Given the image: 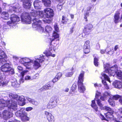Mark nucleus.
I'll return each mask as SVG.
<instances>
[{
	"label": "nucleus",
	"mask_w": 122,
	"mask_h": 122,
	"mask_svg": "<svg viewBox=\"0 0 122 122\" xmlns=\"http://www.w3.org/2000/svg\"><path fill=\"white\" fill-rule=\"evenodd\" d=\"M27 116V113L24 111L20 117L21 120L23 121H29L30 118Z\"/></svg>",
	"instance_id": "20"
},
{
	"label": "nucleus",
	"mask_w": 122,
	"mask_h": 122,
	"mask_svg": "<svg viewBox=\"0 0 122 122\" xmlns=\"http://www.w3.org/2000/svg\"><path fill=\"white\" fill-rule=\"evenodd\" d=\"M51 86L50 85V83L49 82L46 84L45 85L40 89L39 90L41 91L46 90H47L50 89Z\"/></svg>",
	"instance_id": "21"
},
{
	"label": "nucleus",
	"mask_w": 122,
	"mask_h": 122,
	"mask_svg": "<svg viewBox=\"0 0 122 122\" xmlns=\"http://www.w3.org/2000/svg\"><path fill=\"white\" fill-rule=\"evenodd\" d=\"M40 1L38 0H37L34 1V5L36 9L39 8V7L40 6Z\"/></svg>",
	"instance_id": "27"
},
{
	"label": "nucleus",
	"mask_w": 122,
	"mask_h": 122,
	"mask_svg": "<svg viewBox=\"0 0 122 122\" xmlns=\"http://www.w3.org/2000/svg\"><path fill=\"white\" fill-rule=\"evenodd\" d=\"M84 48V53L85 54H87L90 51V48Z\"/></svg>",
	"instance_id": "45"
},
{
	"label": "nucleus",
	"mask_w": 122,
	"mask_h": 122,
	"mask_svg": "<svg viewBox=\"0 0 122 122\" xmlns=\"http://www.w3.org/2000/svg\"><path fill=\"white\" fill-rule=\"evenodd\" d=\"M94 86H95V87H98V86H101V84H98L97 83H96L95 84H94Z\"/></svg>",
	"instance_id": "61"
},
{
	"label": "nucleus",
	"mask_w": 122,
	"mask_h": 122,
	"mask_svg": "<svg viewBox=\"0 0 122 122\" xmlns=\"http://www.w3.org/2000/svg\"><path fill=\"white\" fill-rule=\"evenodd\" d=\"M103 95L104 97H106V98L107 97H110L108 102L109 104L112 106H114L115 105L114 100H117L118 98L119 97V95L113 96L111 95L110 93L107 92H105Z\"/></svg>",
	"instance_id": "7"
},
{
	"label": "nucleus",
	"mask_w": 122,
	"mask_h": 122,
	"mask_svg": "<svg viewBox=\"0 0 122 122\" xmlns=\"http://www.w3.org/2000/svg\"><path fill=\"white\" fill-rule=\"evenodd\" d=\"M45 113L47 119L49 122H54L55 121L54 117L51 113L47 111H45Z\"/></svg>",
	"instance_id": "16"
},
{
	"label": "nucleus",
	"mask_w": 122,
	"mask_h": 122,
	"mask_svg": "<svg viewBox=\"0 0 122 122\" xmlns=\"http://www.w3.org/2000/svg\"><path fill=\"white\" fill-rule=\"evenodd\" d=\"M23 2L24 7L27 9H29L30 7L31 4L30 0H21Z\"/></svg>",
	"instance_id": "19"
},
{
	"label": "nucleus",
	"mask_w": 122,
	"mask_h": 122,
	"mask_svg": "<svg viewBox=\"0 0 122 122\" xmlns=\"http://www.w3.org/2000/svg\"><path fill=\"white\" fill-rule=\"evenodd\" d=\"M84 72H82L80 74L78 77V90L80 92L83 93L85 90V88L83 85Z\"/></svg>",
	"instance_id": "8"
},
{
	"label": "nucleus",
	"mask_w": 122,
	"mask_h": 122,
	"mask_svg": "<svg viewBox=\"0 0 122 122\" xmlns=\"http://www.w3.org/2000/svg\"><path fill=\"white\" fill-rule=\"evenodd\" d=\"M67 20V18L66 17L64 16H62V22L64 24L66 23Z\"/></svg>",
	"instance_id": "43"
},
{
	"label": "nucleus",
	"mask_w": 122,
	"mask_h": 122,
	"mask_svg": "<svg viewBox=\"0 0 122 122\" xmlns=\"http://www.w3.org/2000/svg\"><path fill=\"white\" fill-rule=\"evenodd\" d=\"M24 80L23 79V77L20 76V79L19 81L20 84L23 83L24 82Z\"/></svg>",
	"instance_id": "51"
},
{
	"label": "nucleus",
	"mask_w": 122,
	"mask_h": 122,
	"mask_svg": "<svg viewBox=\"0 0 122 122\" xmlns=\"http://www.w3.org/2000/svg\"><path fill=\"white\" fill-rule=\"evenodd\" d=\"M44 2L45 5L47 7H50L51 5V1L50 0H42Z\"/></svg>",
	"instance_id": "29"
},
{
	"label": "nucleus",
	"mask_w": 122,
	"mask_h": 122,
	"mask_svg": "<svg viewBox=\"0 0 122 122\" xmlns=\"http://www.w3.org/2000/svg\"><path fill=\"white\" fill-rule=\"evenodd\" d=\"M25 80H33V78L32 77H31L29 75H27L25 76Z\"/></svg>",
	"instance_id": "42"
},
{
	"label": "nucleus",
	"mask_w": 122,
	"mask_h": 122,
	"mask_svg": "<svg viewBox=\"0 0 122 122\" xmlns=\"http://www.w3.org/2000/svg\"><path fill=\"white\" fill-rule=\"evenodd\" d=\"M43 21L45 23H50L51 22V19H49L44 20H43Z\"/></svg>",
	"instance_id": "49"
},
{
	"label": "nucleus",
	"mask_w": 122,
	"mask_h": 122,
	"mask_svg": "<svg viewBox=\"0 0 122 122\" xmlns=\"http://www.w3.org/2000/svg\"><path fill=\"white\" fill-rule=\"evenodd\" d=\"M71 72H68L66 73L65 74V76L67 77H70L73 74V71L74 70L73 68L72 67L71 69Z\"/></svg>",
	"instance_id": "35"
},
{
	"label": "nucleus",
	"mask_w": 122,
	"mask_h": 122,
	"mask_svg": "<svg viewBox=\"0 0 122 122\" xmlns=\"http://www.w3.org/2000/svg\"><path fill=\"white\" fill-rule=\"evenodd\" d=\"M10 26H12H12L9 25L8 24L7 22V24L4 25L3 27V29L5 31L9 28Z\"/></svg>",
	"instance_id": "37"
},
{
	"label": "nucleus",
	"mask_w": 122,
	"mask_h": 122,
	"mask_svg": "<svg viewBox=\"0 0 122 122\" xmlns=\"http://www.w3.org/2000/svg\"><path fill=\"white\" fill-rule=\"evenodd\" d=\"M59 34L57 33V32L55 31H54L52 34V38L50 39V40L51 41V42L53 41L54 39L58 38L59 37Z\"/></svg>",
	"instance_id": "26"
},
{
	"label": "nucleus",
	"mask_w": 122,
	"mask_h": 122,
	"mask_svg": "<svg viewBox=\"0 0 122 122\" xmlns=\"http://www.w3.org/2000/svg\"><path fill=\"white\" fill-rule=\"evenodd\" d=\"M73 32V28L72 27L71 28L70 30V34L72 33Z\"/></svg>",
	"instance_id": "64"
},
{
	"label": "nucleus",
	"mask_w": 122,
	"mask_h": 122,
	"mask_svg": "<svg viewBox=\"0 0 122 122\" xmlns=\"http://www.w3.org/2000/svg\"><path fill=\"white\" fill-rule=\"evenodd\" d=\"M90 41H86L84 44V48H90Z\"/></svg>",
	"instance_id": "36"
},
{
	"label": "nucleus",
	"mask_w": 122,
	"mask_h": 122,
	"mask_svg": "<svg viewBox=\"0 0 122 122\" xmlns=\"http://www.w3.org/2000/svg\"><path fill=\"white\" fill-rule=\"evenodd\" d=\"M118 71L117 66V65H115L110 67L109 70L107 69L106 70V72L108 73L109 75L114 76Z\"/></svg>",
	"instance_id": "14"
},
{
	"label": "nucleus",
	"mask_w": 122,
	"mask_h": 122,
	"mask_svg": "<svg viewBox=\"0 0 122 122\" xmlns=\"http://www.w3.org/2000/svg\"><path fill=\"white\" fill-rule=\"evenodd\" d=\"M39 75L38 74H36L35 75L33 76L32 78H33V80L34 79H36L39 76Z\"/></svg>",
	"instance_id": "55"
},
{
	"label": "nucleus",
	"mask_w": 122,
	"mask_h": 122,
	"mask_svg": "<svg viewBox=\"0 0 122 122\" xmlns=\"http://www.w3.org/2000/svg\"><path fill=\"white\" fill-rule=\"evenodd\" d=\"M10 97L12 99L5 102L3 99H0V110L5 107H8V111L4 110L2 112V117L5 120H7L12 117V112L17 109V104L20 106L25 104L24 96H20L12 93L9 94Z\"/></svg>",
	"instance_id": "1"
},
{
	"label": "nucleus",
	"mask_w": 122,
	"mask_h": 122,
	"mask_svg": "<svg viewBox=\"0 0 122 122\" xmlns=\"http://www.w3.org/2000/svg\"><path fill=\"white\" fill-rule=\"evenodd\" d=\"M98 59L96 57L94 58V64L96 66H97L98 65Z\"/></svg>",
	"instance_id": "41"
},
{
	"label": "nucleus",
	"mask_w": 122,
	"mask_h": 122,
	"mask_svg": "<svg viewBox=\"0 0 122 122\" xmlns=\"http://www.w3.org/2000/svg\"><path fill=\"white\" fill-rule=\"evenodd\" d=\"M27 100L30 102L32 103V102L34 100L28 97H27L26 98Z\"/></svg>",
	"instance_id": "53"
},
{
	"label": "nucleus",
	"mask_w": 122,
	"mask_h": 122,
	"mask_svg": "<svg viewBox=\"0 0 122 122\" xmlns=\"http://www.w3.org/2000/svg\"><path fill=\"white\" fill-rule=\"evenodd\" d=\"M91 105L92 107L96 111H98V107L95 103V100H93L92 101V103Z\"/></svg>",
	"instance_id": "32"
},
{
	"label": "nucleus",
	"mask_w": 122,
	"mask_h": 122,
	"mask_svg": "<svg viewBox=\"0 0 122 122\" xmlns=\"http://www.w3.org/2000/svg\"><path fill=\"white\" fill-rule=\"evenodd\" d=\"M101 94V93L97 91L96 92L95 100L97 101V103L98 106L100 107L103 106L102 104L101 103V101L99 99V97Z\"/></svg>",
	"instance_id": "17"
},
{
	"label": "nucleus",
	"mask_w": 122,
	"mask_h": 122,
	"mask_svg": "<svg viewBox=\"0 0 122 122\" xmlns=\"http://www.w3.org/2000/svg\"><path fill=\"white\" fill-rule=\"evenodd\" d=\"M3 78L1 76L0 77V86L2 84V85L3 86L6 85H7V82H2V81H3Z\"/></svg>",
	"instance_id": "38"
},
{
	"label": "nucleus",
	"mask_w": 122,
	"mask_h": 122,
	"mask_svg": "<svg viewBox=\"0 0 122 122\" xmlns=\"http://www.w3.org/2000/svg\"><path fill=\"white\" fill-rule=\"evenodd\" d=\"M118 48V45H116L114 48V49L115 51H116Z\"/></svg>",
	"instance_id": "63"
},
{
	"label": "nucleus",
	"mask_w": 122,
	"mask_h": 122,
	"mask_svg": "<svg viewBox=\"0 0 122 122\" xmlns=\"http://www.w3.org/2000/svg\"><path fill=\"white\" fill-rule=\"evenodd\" d=\"M59 80V79H58V78L55 76L53 79L52 81L53 83H55L57 82Z\"/></svg>",
	"instance_id": "50"
},
{
	"label": "nucleus",
	"mask_w": 122,
	"mask_h": 122,
	"mask_svg": "<svg viewBox=\"0 0 122 122\" xmlns=\"http://www.w3.org/2000/svg\"><path fill=\"white\" fill-rule=\"evenodd\" d=\"M19 62L25 66L26 68L30 69L33 63H34V60H31L28 58L24 57L21 59Z\"/></svg>",
	"instance_id": "6"
},
{
	"label": "nucleus",
	"mask_w": 122,
	"mask_h": 122,
	"mask_svg": "<svg viewBox=\"0 0 122 122\" xmlns=\"http://www.w3.org/2000/svg\"><path fill=\"white\" fill-rule=\"evenodd\" d=\"M21 20L26 24H30L31 22V18L29 13L25 12L23 13L21 16Z\"/></svg>",
	"instance_id": "11"
},
{
	"label": "nucleus",
	"mask_w": 122,
	"mask_h": 122,
	"mask_svg": "<svg viewBox=\"0 0 122 122\" xmlns=\"http://www.w3.org/2000/svg\"><path fill=\"white\" fill-rule=\"evenodd\" d=\"M119 113L114 114V119L113 120H115L117 122H122V108L119 109Z\"/></svg>",
	"instance_id": "15"
},
{
	"label": "nucleus",
	"mask_w": 122,
	"mask_h": 122,
	"mask_svg": "<svg viewBox=\"0 0 122 122\" xmlns=\"http://www.w3.org/2000/svg\"><path fill=\"white\" fill-rule=\"evenodd\" d=\"M33 108L31 107H28L26 108V110L27 111H29L32 110Z\"/></svg>",
	"instance_id": "54"
},
{
	"label": "nucleus",
	"mask_w": 122,
	"mask_h": 122,
	"mask_svg": "<svg viewBox=\"0 0 122 122\" xmlns=\"http://www.w3.org/2000/svg\"><path fill=\"white\" fill-rule=\"evenodd\" d=\"M103 109L108 111L107 113L105 114L106 117L107 119L113 120L114 119V114L115 112L110 107L107 106H105L103 107Z\"/></svg>",
	"instance_id": "9"
},
{
	"label": "nucleus",
	"mask_w": 122,
	"mask_h": 122,
	"mask_svg": "<svg viewBox=\"0 0 122 122\" xmlns=\"http://www.w3.org/2000/svg\"><path fill=\"white\" fill-rule=\"evenodd\" d=\"M85 27L91 30L93 27V25L92 24H89L87 25Z\"/></svg>",
	"instance_id": "47"
},
{
	"label": "nucleus",
	"mask_w": 122,
	"mask_h": 122,
	"mask_svg": "<svg viewBox=\"0 0 122 122\" xmlns=\"http://www.w3.org/2000/svg\"><path fill=\"white\" fill-rule=\"evenodd\" d=\"M54 28L55 29V31L56 32H58L59 31V28H58L56 24H55L54 25Z\"/></svg>",
	"instance_id": "44"
},
{
	"label": "nucleus",
	"mask_w": 122,
	"mask_h": 122,
	"mask_svg": "<svg viewBox=\"0 0 122 122\" xmlns=\"http://www.w3.org/2000/svg\"><path fill=\"white\" fill-rule=\"evenodd\" d=\"M52 29L51 27L47 25L45 27L44 32L49 33L52 31Z\"/></svg>",
	"instance_id": "31"
},
{
	"label": "nucleus",
	"mask_w": 122,
	"mask_h": 122,
	"mask_svg": "<svg viewBox=\"0 0 122 122\" xmlns=\"http://www.w3.org/2000/svg\"><path fill=\"white\" fill-rule=\"evenodd\" d=\"M62 75V74L61 72H59L58 73L56 76L59 79H60Z\"/></svg>",
	"instance_id": "46"
},
{
	"label": "nucleus",
	"mask_w": 122,
	"mask_h": 122,
	"mask_svg": "<svg viewBox=\"0 0 122 122\" xmlns=\"http://www.w3.org/2000/svg\"><path fill=\"white\" fill-rule=\"evenodd\" d=\"M117 78L122 80V72L120 70H118L116 73Z\"/></svg>",
	"instance_id": "33"
},
{
	"label": "nucleus",
	"mask_w": 122,
	"mask_h": 122,
	"mask_svg": "<svg viewBox=\"0 0 122 122\" xmlns=\"http://www.w3.org/2000/svg\"><path fill=\"white\" fill-rule=\"evenodd\" d=\"M28 72V71L26 70H24L21 71L20 73V76L24 77V75H25Z\"/></svg>",
	"instance_id": "39"
},
{
	"label": "nucleus",
	"mask_w": 122,
	"mask_h": 122,
	"mask_svg": "<svg viewBox=\"0 0 122 122\" xmlns=\"http://www.w3.org/2000/svg\"><path fill=\"white\" fill-rule=\"evenodd\" d=\"M119 96V97L118 98V99L119 98H120L119 102L120 103L122 104V96Z\"/></svg>",
	"instance_id": "60"
},
{
	"label": "nucleus",
	"mask_w": 122,
	"mask_h": 122,
	"mask_svg": "<svg viewBox=\"0 0 122 122\" xmlns=\"http://www.w3.org/2000/svg\"><path fill=\"white\" fill-rule=\"evenodd\" d=\"M106 97H104V96H101L100 97V99L101 100L103 101H104L106 99Z\"/></svg>",
	"instance_id": "58"
},
{
	"label": "nucleus",
	"mask_w": 122,
	"mask_h": 122,
	"mask_svg": "<svg viewBox=\"0 0 122 122\" xmlns=\"http://www.w3.org/2000/svg\"><path fill=\"white\" fill-rule=\"evenodd\" d=\"M76 86L75 85L73 84V85L72 87V89L73 92L75 91V90L76 89Z\"/></svg>",
	"instance_id": "57"
},
{
	"label": "nucleus",
	"mask_w": 122,
	"mask_h": 122,
	"mask_svg": "<svg viewBox=\"0 0 122 122\" xmlns=\"http://www.w3.org/2000/svg\"><path fill=\"white\" fill-rule=\"evenodd\" d=\"M62 7V4H59L57 6V8L58 11H60Z\"/></svg>",
	"instance_id": "48"
},
{
	"label": "nucleus",
	"mask_w": 122,
	"mask_h": 122,
	"mask_svg": "<svg viewBox=\"0 0 122 122\" xmlns=\"http://www.w3.org/2000/svg\"><path fill=\"white\" fill-rule=\"evenodd\" d=\"M6 61V56L4 51L2 50H0V61L3 63L2 62H5Z\"/></svg>",
	"instance_id": "18"
},
{
	"label": "nucleus",
	"mask_w": 122,
	"mask_h": 122,
	"mask_svg": "<svg viewBox=\"0 0 122 122\" xmlns=\"http://www.w3.org/2000/svg\"><path fill=\"white\" fill-rule=\"evenodd\" d=\"M13 58L14 59L16 60V61L18 60V57L15 56H13Z\"/></svg>",
	"instance_id": "62"
},
{
	"label": "nucleus",
	"mask_w": 122,
	"mask_h": 122,
	"mask_svg": "<svg viewBox=\"0 0 122 122\" xmlns=\"http://www.w3.org/2000/svg\"><path fill=\"white\" fill-rule=\"evenodd\" d=\"M33 23H32V27L33 28H35L38 31L41 33L44 32L43 28L40 25V23L41 21L37 19V18H35L33 19Z\"/></svg>",
	"instance_id": "5"
},
{
	"label": "nucleus",
	"mask_w": 122,
	"mask_h": 122,
	"mask_svg": "<svg viewBox=\"0 0 122 122\" xmlns=\"http://www.w3.org/2000/svg\"><path fill=\"white\" fill-rule=\"evenodd\" d=\"M100 117L101 118L102 120H104L107 121H108V120L106 118H105L104 117L102 114H100Z\"/></svg>",
	"instance_id": "59"
},
{
	"label": "nucleus",
	"mask_w": 122,
	"mask_h": 122,
	"mask_svg": "<svg viewBox=\"0 0 122 122\" xmlns=\"http://www.w3.org/2000/svg\"><path fill=\"white\" fill-rule=\"evenodd\" d=\"M57 105L56 97L53 96L47 105V107L49 109H52L56 107Z\"/></svg>",
	"instance_id": "12"
},
{
	"label": "nucleus",
	"mask_w": 122,
	"mask_h": 122,
	"mask_svg": "<svg viewBox=\"0 0 122 122\" xmlns=\"http://www.w3.org/2000/svg\"><path fill=\"white\" fill-rule=\"evenodd\" d=\"M56 49V48L53 47V46L50 45L48 49L43 53L46 56L41 55L39 56V58L36 57L35 59L34 60L33 66L34 68L36 69H37L40 67L41 65L40 63L43 61L46 58V56H51L53 57H54L55 56V55L54 53L55 52V50Z\"/></svg>",
	"instance_id": "2"
},
{
	"label": "nucleus",
	"mask_w": 122,
	"mask_h": 122,
	"mask_svg": "<svg viewBox=\"0 0 122 122\" xmlns=\"http://www.w3.org/2000/svg\"><path fill=\"white\" fill-rule=\"evenodd\" d=\"M24 111L23 109L21 108L19 111L16 112L15 114L16 116L21 117Z\"/></svg>",
	"instance_id": "28"
},
{
	"label": "nucleus",
	"mask_w": 122,
	"mask_h": 122,
	"mask_svg": "<svg viewBox=\"0 0 122 122\" xmlns=\"http://www.w3.org/2000/svg\"><path fill=\"white\" fill-rule=\"evenodd\" d=\"M12 85L14 87H18L19 86L20 84L17 83V80L15 79H14L13 81H11Z\"/></svg>",
	"instance_id": "30"
},
{
	"label": "nucleus",
	"mask_w": 122,
	"mask_h": 122,
	"mask_svg": "<svg viewBox=\"0 0 122 122\" xmlns=\"http://www.w3.org/2000/svg\"><path fill=\"white\" fill-rule=\"evenodd\" d=\"M31 16H38L42 18L44 16L47 18H50L53 16L54 15L53 10L50 8H47L44 10V13L43 11H39L38 10H32L30 13Z\"/></svg>",
	"instance_id": "3"
},
{
	"label": "nucleus",
	"mask_w": 122,
	"mask_h": 122,
	"mask_svg": "<svg viewBox=\"0 0 122 122\" xmlns=\"http://www.w3.org/2000/svg\"><path fill=\"white\" fill-rule=\"evenodd\" d=\"M91 31V30H90L85 27H84L83 30L84 33L86 35H88L89 34Z\"/></svg>",
	"instance_id": "34"
},
{
	"label": "nucleus",
	"mask_w": 122,
	"mask_h": 122,
	"mask_svg": "<svg viewBox=\"0 0 122 122\" xmlns=\"http://www.w3.org/2000/svg\"><path fill=\"white\" fill-rule=\"evenodd\" d=\"M120 14V12L118 11L116 12L114 16V21L116 23L119 22V15Z\"/></svg>",
	"instance_id": "24"
},
{
	"label": "nucleus",
	"mask_w": 122,
	"mask_h": 122,
	"mask_svg": "<svg viewBox=\"0 0 122 122\" xmlns=\"http://www.w3.org/2000/svg\"><path fill=\"white\" fill-rule=\"evenodd\" d=\"M10 21L8 22V24L10 26H12V27L15 28L16 25V23L20 20V18L18 16L13 14L11 15Z\"/></svg>",
	"instance_id": "10"
},
{
	"label": "nucleus",
	"mask_w": 122,
	"mask_h": 122,
	"mask_svg": "<svg viewBox=\"0 0 122 122\" xmlns=\"http://www.w3.org/2000/svg\"><path fill=\"white\" fill-rule=\"evenodd\" d=\"M32 103L35 105L37 106L38 105L39 102H38L35 101L34 100L32 102Z\"/></svg>",
	"instance_id": "52"
},
{
	"label": "nucleus",
	"mask_w": 122,
	"mask_h": 122,
	"mask_svg": "<svg viewBox=\"0 0 122 122\" xmlns=\"http://www.w3.org/2000/svg\"><path fill=\"white\" fill-rule=\"evenodd\" d=\"M9 14L7 12L4 11L1 14V17L4 20H7L8 19Z\"/></svg>",
	"instance_id": "25"
},
{
	"label": "nucleus",
	"mask_w": 122,
	"mask_h": 122,
	"mask_svg": "<svg viewBox=\"0 0 122 122\" xmlns=\"http://www.w3.org/2000/svg\"><path fill=\"white\" fill-rule=\"evenodd\" d=\"M113 85L116 88L119 89L122 88V82L116 81L113 83Z\"/></svg>",
	"instance_id": "23"
},
{
	"label": "nucleus",
	"mask_w": 122,
	"mask_h": 122,
	"mask_svg": "<svg viewBox=\"0 0 122 122\" xmlns=\"http://www.w3.org/2000/svg\"><path fill=\"white\" fill-rule=\"evenodd\" d=\"M0 68L1 71L6 73L7 75H11L14 73V69L8 63L4 64L1 66Z\"/></svg>",
	"instance_id": "4"
},
{
	"label": "nucleus",
	"mask_w": 122,
	"mask_h": 122,
	"mask_svg": "<svg viewBox=\"0 0 122 122\" xmlns=\"http://www.w3.org/2000/svg\"><path fill=\"white\" fill-rule=\"evenodd\" d=\"M101 75L102 76L101 77V79H102V81L103 84L104 85V87L105 88L107 89H109V87L107 84L106 81L105 80H106L110 82V78L106 74L104 73H102L101 74Z\"/></svg>",
	"instance_id": "13"
},
{
	"label": "nucleus",
	"mask_w": 122,
	"mask_h": 122,
	"mask_svg": "<svg viewBox=\"0 0 122 122\" xmlns=\"http://www.w3.org/2000/svg\"><path fill=\"white\" fill-rule=\"evenodd\" d=\"M20 7L19 6L18 4H17V5L16 7L15 6H10L9 7L10 9L8 11L9 12H12V11L14 12H16L18 11V10H19L20 8Z\"/></svg>",
	"instance_id": "22"
},
{
	"label": "nucleus",
	"mask_w": 122,
	"mask_h": 122,
	"mask_svg": "<svg viewBox=\"0 0 122 122\" xmlns=\"http://www.w3.org/2000/svg\"><path fill=\"white\" fill-rule=\"evenodd\" d=\"M17 69L18 70V71H22L23 70V68L21 66H18L17 67Z\"/></svg>",
	"instance_id": "56"
},
{
	"label": "nucleus",
	"mask_w": 122,
	"mask_h": 122,
	"mask_svg": "<svg viewBox=\"0 0 122 122\" xmlns=\"http://www.w3.org/2000/svg\"><path fill=\"white\" fill-rule=\"evenodd\" d=\"M104 68L105 69V72L106 70L107 69H108V70H109L110 69L109 68L110 67V66L109 64L107 63L105 65L104 64Z\"/></svg>",
	"instance_id": "40"
}]
</instances>
